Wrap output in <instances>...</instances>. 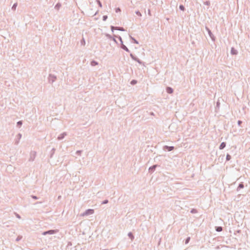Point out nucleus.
<instances>
[{
  "label": "nucleus",
  "mask_w": 250,
  "mask_h": 250,
  "mask_svg": "<svg viewBox=\"0 0 250 250\" xmlns=\"http://www.w3.org/2000/svg\"><path fill=\"white\" fill-rule=\"evenodd\" d=\"M91 64L92 66H95L98 64V63L95 61H92Z\"/></svg>",
  "instance_id": "nucleus-5"
},
{
  "label": "nucleus",
  "mask_w": 250,
  "mask_h": 250,
  "mask_svg": "<svg viewBox=\"0 0 250 250\" xmlns=\"http://www.w3.org/2000/svg\"><path fill=\"white\" fill-rule=\"evenodd\" d=\"M241 123H242V122H241V121H238V124H239V125L241 124Z\"/></svg>",
  "instance_id": "nucleus-14"
},
{
  "label": "nucleus",
  "mask_w": 250,
  "mask_h": 250,
  "mask_svg": "<svg viewBox=\"0 0 250 250\" xmlns=\"http://www.w3.org/2000/svg\"><path fill=\"white\" fill-rule=\"evenodd\" d=\"M167 148H168V150L169 151H170L171 150H172L173 149V146H170V147H168V146H167Z\"/></svg>",
  "instance_id": "nucleus-8"
},
{
  "label": "nucleus",
  "mask_w": 250,
  "mask_h": 250,
  "mask_svg": "<svg viewBox=\"0 0 250 250\" xmlns=\"http://www.w3.org/2000/svg\"><path fill=\"white\" fill-rule=\"evenodd\" d=\"M115 11L116 12H120L121 11V10L119 8H117L115 9Z\"/></svg>",
  "instance_id": "nucleus-9"
},
{
  "label": "nucleus",
  "mask_w": 250,
  "mask_h": 250,
  "mask_svg": "<svg viewBox=\"0 0 250 250\" xmlns=\"http://www.w3.org/2000/svg\"><path fill=\"white\" fill-rule=\"evenodd\" d=\"M167 93H172L173 92V90L172 88H170V87H167Z\"/></svg>",
  "instance_id": "nucleus-3"
},
{
  "label": "nucleus",
  "mask_w": 250,
  "mask_h": 250,
  "mask_svg": "<svg viewBox=\"0 0 250 250\" xmlns=\"http://www.w3.org/2000/svg\"><path fill=\"white\" fill-rule=\"evenodd\" d=\"M189 238H188L186 241V243H188Z\"/></svg>",
  "instance_id": "nucleus-15"
},
{
  "label": "nucleus",
  "mask_w": 250,
  "mask_h": 250,
  "mask_svg": "<svg viewBox=\"0 0 250 250\" xmlns=\"http://www.w3.org/2000/svg\"><path fill=\"white\" fill-rule=\"evenodd\" d=\"M180 9L182 10V11H184L185 10V7L183 5H180V7H179Z\"/></svg>",
  "instance_id": "nucleus-6"
},
{
  "label": "nucleus",
  "mask_w": 250,
  "mask_h": 250,
  "mask_svg": "<svg viewBox=\"0 0 250 250\" xmlns=\"http://www.w3.org/2000/svg\"><path fill=\"white\" fill-rule=\"evenodd\" d=\"M115 29V28L113 26L111 27V29H112V31H113V30Z\"/></svg>",
  "instance_id": "nucleus-13"
},
{
  "label": "nucleus",
  "mask_w": 250,
  "mask_h": 250,
  "mask_svg": "<svg viewBox=\"0 0 250 250\" xmlns=\"http://www.w3.org/2000/svg\"><path fill=\"white\" fill-rule=\"evenodd\" d=\"M216 230L217 231H221L222 230V228L221 227H217L216 228Z\"/></svg>",
  "instance_id": "nucleus-4"
},
{
  "label": "nucleus",
  "mask_w": 250,
  "mask_h": 250,
  "mask_svg": "<svg viewBox=\"0 0 250 250\" xmlns=\"http://www.w3.org/2000/svg\"><path fill=\"white\" fill-rule=\"evenodd\" d=\"M104 20H105V19L106 18V17H104Z\"/></svg>",
  "instance_id": "nucleus-17"
},
{
  "label": "nucleus",
  "mask_w": 250,
  "mask_h": 250,
  "mask_svg": "<svg viewBox=\"0 0 250 250\" xmlns=\"http://www.w3.org/2000/svg\"><path fill=\"white\" fill-rule=\"evenodd\" d=\"M225 146H226L225 143L223 142L221 144L219 148L220 149H223Z\"/></svg>",
  "instance_id": "nucleus-2"
},
{
  "label": "nucleus",
  "mask_w": 250,
  "mask_h": 250,
  "mask_svg": "<svg viewBox=\"0 0 250 250\" xmlns=\"http://www.w3.org/2000/svg\"><path fill=\"white\" fill-rule=\"evenodd\" d=\"M16 6H17V4H15L13 5V8H14L15 9V8H16Z\"/></svg>",
  "instance_id": "nucleus-12"
},
{
  "label": "nucleus",
  "mask_w": 250,
  "mask_h": 250,
  "mask_svg": "<svg viewBox=\"0 0 250 250\" xmlns=\"http://www.w3.org/2000/svg\"><path fill=\"white\" fill-rule=\"evenodd\" d=\"M94 210L93 209H88L86 211L85 214H92Z\"/></svg>",
  "instance_id": "nucleus-1"
},
{
  "label": "nucleus",
  "mask_w": 250,
  "mask_h": 250,
  "mask_svg": "<svg viewBox=\"0 0 250 250\" xmlns=\"http://www.w3.org/2000/svg\"><path fill=\"white\" fill-rule=\"evenodd\" d=\"M226 159H227V160H229L230 159V156L228 154L227 155Z\"/></svg>",
  "instance_id": "nucleus-7"
},
{
  "label": "nucleus",
  "mask_w": 250,
  "mask_h": 250,
  "mask_svg": "<svg viewBox=\"0 0 250 250\" xmlns=\"http://www.w3.org/2000/svg\"><path fill=\"white\" fill-rule=\"evenodd\" d=\"M17 124H18V125H21V122L20 121V122H18Z\"/></svg>",
  "instance_id": "nucleus-11"
},
{
  "label": "nucleus",
  "mask_w": 250,
  "mask_h": 250,
  "mask_svg": "<svg viewBox=\"0 0 250 250\" xmlns=\"http://www.w3.org/2000/svg\"><path fill=\"white\" fill-rule=\"evenodd\" d=\"M239 187L240 188H243L244 187L243 185V184H240L239 186Z\"/></svg>",
  "instance_id": "nucleus-10"
},
{
  "label": "nucleus",
  "mask_w": 250,
  "mask_h": 250,
  "mask_svg": "<svg viewBox=\"0 0 250 250\" xmlns=\"http://www.w3.org/2000/svg\"><path fill=\"white\" fill-rule=\"evenodd\" d=\"M107 202V201H105V202H104V203H106Z\"/></svg>",
  "instance_id": "nucleus-18"
},
{
  "label": "nucleus",
  "mask_w": 250,
  "mask_h": 250,
  "mask_svg": "<svg viewBox=\"0 0 250 250\" xmlns=\"http://www.w3.org/2000/svg\"><path fill=\"white\" fill-rule=\"evenodd\" d=\"M131 83H136V82H135L133 81H132V82H131Z\"/></svg>",
  "instance_id": "nucleus-16"
}]
</instances>
